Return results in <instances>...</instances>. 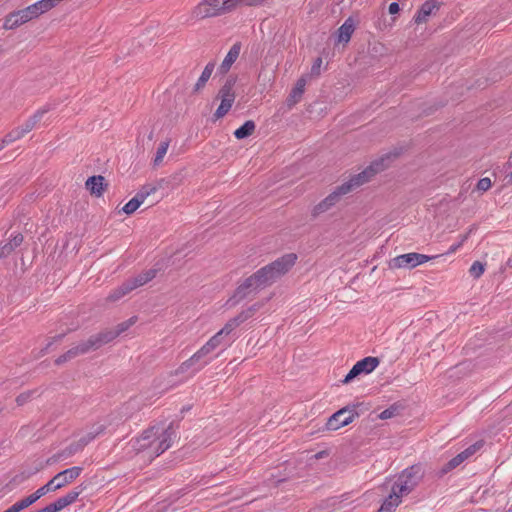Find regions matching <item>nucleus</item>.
Returning a JSON list of instances; mask_svg holds the SVG:
<instances>
[{"label": "nucleus", "mask_w": 512, "mask_h": 512, "mask_svg": "<svg viewBox=\"0 0 512 512\" xmlns=\"http://www.w3.org/2000/svg\"><path fill=\"white\" fill-rule=\"evenodd\" d=\"M297 259L296 254L289 253L276 259L272 263L260 268L252 274L258 286L262 288L273 284L278 278L286 274L295 264Z\"/></svg>", "instance_id": "nucleus-1"}, {"label": "nucleus", "mask_w": 512, "mask_h": 512, "mask_svg": "<svg viewBox=\"0 0 512 512\" xmlns=\"http://www.w3.org/2000/svg\"><path fill=\"white\" fill-rule=\"evenodd\" d=\"M236 8L237 0H202L192 13L197 19H206L228 14Z\"/></svg>", "instance_id": "nucleus-2"}, {"label": "nucleus", "mask_w": 512, "mask_h": 512, "mask_svg": "<svg viewBox=\"0 0 512 512\" xmlns=\"http://www.w3.org/2000/svg\"><path fill=\"white\" fill-rule=\"evenodd\" d=\"M424 469L421 464H414L404 469L393 483L392 488L397 491L400 496L410 494L422 481L424 477Z\"/></svg>", "instance_id": "nucleus-3"}, {"label": "nucleus", "mask_w": 512, "mask_h": 512, "mask_svg": "<svg viewBox=\"0 0 512 512\" xmlns=\"http://www.w3.org/2000/svg\"><path fill=\"white\" fill-rule=\"evenodd\" d=\"M152 428L157 429V433L151 437L152 441L148 456L157 457L172 446L176 438V432L173 429V423H170L167 427L155 425Z\"/></svg>", "instance_id": "nucleus-4"}, {"label": "nucleus", "mask_w": 512, "mask_h": 512, "mask_svg": "<svg viewBox=\"0 0 512 512\" xmlns=\"http://www.w3.org/2000/svg\"><path fill=\"white\" fill-rule=\"evenodd\" d=\"M386 167L385 159L381 158L377 161L372 162L368 167H366L362 172L353 175L347 182L341 184V189L346 194L350 193L354 189L362 186L363 184L369 182L373 176H375L380 171L384 170Z\"/></svg>", "instance_id": "nucleus-5"}, {"label": "nucleus", "mask_w": 512, "mask_h": 512, "mask_svg": "<svg viewBox=\"0 0 512 512\" xmlns=\"http://www.w3.org/2000/svg\"><path fill=\"white\" fill-rule=\"evenodd\" d=\"M103 344L98 334L90 336L86 341H82L77 345L70 348L66 353L60 355L56 360V365H62L67 361L76 358L79 355L86 354L90 351L97 350L102 347Z\"/></svg>", "instance_id": "nucleus-6"}, {"label": "nucleus", "mask_w": 512, "mask_h": 512, "mask_svg": "<svg viewBox=\"0 0 512 512\" xmlns=\"http://www.w3.org/2000/svg\"><path fill=\"white\" fill-rule=\"evenodd\" d=\"M359 405H348L332 414L327 422L326 429L329 431H336L341 427L347 426L359 416L357 407Z\"/></svg>", "instance_id": "nucleus-7"}, {"label": "nucleus", "mask_w": 512, "mask_h": 512, "mask_svg": "<svg viewBox=\"0 0 512 512\" xmlns=\"http://www.w3.org/2000/svg\"><path fill=\"white\" fill-rule=\"evenodd\" d=\"M236 83L234 77H230L226 80L225 84L220 88L218 92V98L221 99V103L214 113L216 119L224 117L232 107L235 100V93L233 87Z\"/></svg>", "instance_id": "nucleus-8"}, {"label": "nucleus", "mask_w": 512, "mask_h": 512, "mask_svg": "<svg viewBox=\"0 0 512 512\" xmlns=\"http://www.w3.org/2000/svg\"><path fill=\"white\" fill-rule=\"evenodd\" d=\"M435 258V256H427L424 254L412 252V253H406L399 255L395 258H393L390 261V267L393 269H399V268H408L412 269L417 267L418 265H421L423 263L428 262L429 260Z\"/></svg>", "instance_id": "nucleus-9"}, {"label": "nucleus", "mask_w": 512, "mask_h": 512, "mask_svg": "<svg viewBox=\"0 0 512 512\" xmlns=\"http://www.w3.org/2000/svg\"><path fill=\"white\" fill-rule=\"evenodd\" d=\"M159 189L158 185L147 184L144 185L136 195L127 202L122 208L123 212L130 215L134 213L141 204L147 199L148 196L154 194Z\"/></svg>", "instance_id": "nucleus-10"}, {"label": "nucleus", "mask_w": 512, "mask_h": 512, "mask_svg": "<svg viewBox=\"0 0 512 512\" xmlns=\"http://www.w3.org/2000/svg\"><path fill=\"white\" fill-rule=\"evenodd\" d=\"M103 431V426L100 427L99 431L96 434H88L86 437L82 438L79 443H72L67 446L65 449L59 451L54 454L51 458H49L48 463H55L62 459H67L78 451H80L89 441L95 438V436Z\"/></svg>", "instance_id": "nucleus-11"}, {"label": "nucleus", "mask_w": 512, "mask_h": 512, "mask_svg": "<svg viewBox=\"0 0 512 512\" xmlns=\"http://www.w3.org/2000/svg\"><path fill=\"white\" fill-rule=\"evenodd\" d=\"M137 321L136 316H132L126 321L119 323L115 328L106 329L98 333V336L103 345L110 343L116 337H118L123 332L127 331L132 325H134Z\"/></svg>", "instance_id": "nucleus-12"}, {"label": "nucleus", "mask_w": 512, "mask_h": 512, "mask_svg": "<svg viewBox=\"0 0 512 512\" xmlns=\"http://www.w3.org/2000/svg\"><path fill=\"white\" fill-rule=\"evenodd\" d=\"M344 195H346V193L342 191L341 185L336 187L332 193H330L325 199H323L313 208L312 215L317 217L318 215L328 211L336 203H338L340 198Z\"/></svg>", "instance_id": "nucleus-13"}, {"label": "nucleus", "mask_w": 512, "mask_h": 512, "mask_svg": "<svg viewBox=\"0 0 512 512\" xmlns=\"http://www.w3.org/2000/svg\"><path fill=\"white\" fill-rule=\"evenodd\" d=\"M483 446L482 441H478L472 445H470L468 448H466L461 453L457 454L455 457H453L442 469L443 473H447L448 471L456 468L461 463H463L466 459L474 455L481 447Z\"/></svg>", "instance_id": "nucleus-14"}, {"label": "nucleus", "mask_w": 512, "mask_h": 512, "mask_svg": "<svg viewBox=\"0 0 512 512\" xmlns=\"http://www.w3.org/2000/svg\"><path fill=\"white\" fill-rule=\"evenodd\" d=\"M440 4L437 0H426L414 16V21L417 24L426 23L428 17L438 11Z\"/></svg>", "instance_id": "nucleus-15"}, {"label": "nucleus", "mask_w": 512, "mask_h": 512, "mask_svg": "<svg viewBox=\"0 0 512 512\" xmlns=\"http://www.w3.org/2000/svg\"><path fill=\"white\" fill-rule=\"evenodd\" d=\"M82 471V467L74 466L57 473L55 477L60 484V488L66 487L67 485L74 482L80 476Z\"/></svg>", "instance_id": "nucleus-16"}, {"label": "nucleus", "mask_w": 512, "mask_h": 512, "mask_svg": "<svg viewBox=\"0 0 512 512\" xmlns=\"http://www.w3.org/2000/svg\"><path fill=\"white\" fill-rule=\"evenodd\" d=\"M212 351H214L208 343L203 345L195 354H193L188 360L183 362L180 367V372L187 371L190 367L195 365L196 363L200 362L202 359H204L208 354H210Z\"/></svg>", "instance_id": "nucleus-17"}, {"label": "nucleus", "mask_w": 512, "mask_h": 512, "mask_svg": "<svg viewBox=\"0 0 512 512\" xmlns=\"http://www.w3.org/2000/svg\"><path fill=\"white\" fill-rule=\"evenodd\" d=\"M155 433H157V429H154L152 427L145 430L139 438H137L134 443L133 447L138 452H144L146 451L149 453L150 447H151V441Z\"/></svg>", "instance_id": "nucleus-18"}, {"label": "nucleus", "mask_w": 512, "mask_h": 512, "mask_svg": "<svg viewBox=\"0 0 512 512\" xmlns=\"http://www.w3.org/2000/svg\"><path fill=\"white\" fill-rule=\"evenodd\" d=\"M82 493V488L76 487L73 490L69 491L66 495L58 498L56 501H54L52 504L53 507H55V511L59 512L66 508L67 506L73 504L79 495Z\"/></svg>", "instance_id": "nucleus-19"}, {"label": "nucleus", "mask_w": 512, "mask_h": 512, "mask_svg": "<svg viewBox=\"0 0 512 512\" xmlns=\"http://www.w3.org/2000/svg\"><path fill=\"white\" fill-rule=\"evenodd\" d=\"M240 51L241 43L236 42L235 44H233V46L228 51L226 57L222 61L221 65L219 66L218 70L221 74H226L230 70L233 63L238 59Z\"/></svg>", "instance_id": "nucleus-20"}, {"label": "nucleus", "mask_w": 512, "mask_h": 512, "mask_svg": "<svg viewBox=\"0 0 512 512\" xmlns=\"http://www.w3.org/2000/svg\"><path fill=\"white\" fill-rule=\"evenodd\" d=\"M24 237L21 233L11 235L8 242L0 245V260L11 255L22 243Z\"/></svg>", "instance_id": "nucleus-21"}, {"label": "nucleus", "mask_w": 512, "mask_h": 512, "mask_svg": "<svg viewBox=\"0 0 512 512\" xmlns=\"http://www.w3.org/2000/svg\"><path fill=\"white\" fill-rule=\"evenodd\" d=\"M156 276V270L149 269L143 273L138 274L135 277H132L130 279H127L125 282L128 285L130 291H133L134 289L141 287L151 281Z\"/></svg>", "instance_id": "nucleus-22"}, {"label": "nucleus", "mask_w": 512, "mask_h": 512, "mask_svg": "<svg viewBox=\"0 0 512 512\" xmlns=\"http://www.w3.org/2000/svg\"><path fill=\"white\" fill-rule=\"evenodd\" d=\"M401 502L402 496H400V494H398L396 490L391 488V493L383 501L382 505L377 510V512H393Z\"/></svg>", "instance_id": "nucleus-23"}, {"label": "nucleus", "mask_w": 512, "mask_h": 512, "mask_svg": "<svg viewBox=\"0 0 512 512\" xmlns=\"http://www.w3.org/2000/svg\"><path fill=\"white\" fill-rule=\"evenodd\" d=\"M305 86H306V79L304 77L299 78L297 80L295 86L291 90L290 95L287 99L288 105L290 107L295 105L296 103H298L301 100L302 95L305 92Z\"/></svg>", "instance_id": "nucleus-24"}, {"label": "nucleus", "mask_w": 512, "mask_h": 512, "mask_svg": "<svg viewBox=\"0 0 512 512\" xmlns=\"http://www.w3.org/2000/svg\"><path fill=\"white\" fill-rule=\"evenodd\" d=\"M47 111V109H40L36 111L21 126H19L24 136L36 127V125L41 121L42 117Z\"/></svg>", "instance_id": "nucleus-25"}, {"label": "nucleus", "mask_w": 512, "mask_h": 512, "mask_svg": "<svg viewBox=\"0 0 512 512\" xmlns=\"http://www.w3.org/2000/svg\"><path fill=\"white\" fill-rule=\"evenodd\" d=\"M105 178L101 175L91 176L86 181V188L90 190L91 194L101 196L104 191Z\"/></svg>", "instance_id": "nucleus-26"}, {"label": "nucleus", "mask_w": 512, "mask_h": 512, "mask_svg": "<svg viewBox=\"0 0 512 512\" xmlns=\"http://www.w3.org/2000/svg\"><path fill=\"white\" fill-rule=\"evenodd\" d=\"M214 68H215V63L214 62H209L205 66V68L202 71V74L200 75L198 81L194 85V88H193V92L194 93L200 92L205 87L207 81L209 80V78L212 75V72H213Z\"/></svg>", "instance_id": "nucleus-27"}, {"label": "nucleus", "mask_w": 512, "mask_h": 512, "mask_svg": "<svg viewBox=\"0 0 512 512\" xmlns=\"http://www.w3.org/2000/svg\"><path fill=\"white\" fill-rule=\"evenodd\" d=\"M379 363L380 361L377 357L368 356L358 361L356 366L358 367L361 374H368L376 369Z\"/></svg>", "instance_id": "nucleus-28"}, {"label": "nucleus", "mask_w": 512, "mask_h": 512, "mask_svg": "<svg viewBox=\"0 0 512 512\" xmlns=\"http://www.w3.org/2000/svg\"><path fill=\"white\" fill-rule=\"evenodd\" d=\"M353 32V20L351 18H348L338 29V42H349Z\"/></svg>", "instance_id": "nucleus-29"}, {"label": "nucleus", "mask_w": 512, "mask_h": 512, "mask_svg": "<svg viewBox=\"0 0 512 512\" xmlns=\"http://www.w3.org/2000/svg\"><path fill=\"white\" fill-rule=\"evenodd\" d=\"M26 23L24 21V17H22V14L20 11H14L12 13H9L4 20V28L5 29H15L18 26Z\"/></svg>", "instance_id": "nucleus-30"}, {"label": "nucleus", "mask_w": 512, "mask_h": 512, "mask_svg": "<svg viewBox=\"0 0 512 512\" xmlns=\"http://www.w3.org/2000/svg\"><path fill=\"white\" fill-rule=\"evenodd\" d=\"M256 129L255 122L252 120L246 121L242 126L234 131V136L237 139H244L251 136Z\"/></svg>", "instance_id": "nucleus-31"}, {"label": "nucleus", "mask_w": 512, "mask_h": 512, "mask_svg": "<svg viewBox=\"0 0 512 512\" xmlns=\"http://www.w3.org/2000/svg\"><path fill=\"white\" fill-rule=\"evenodd\" d=\"M262 307L260 303H255L248 307L247 309L241 311L237 316L234 317L238 325L240 326L244 322H246L248 319L253 317L255 313Z\"/></svg>", "instance_id": "nucleus-32"}, {"label": "nucleus", "mask_w": 512, "mask_h": 512, "mask_svg": "<svg viewBox=\"0 0 512 512\" xmlns=\"http://www.w3.org/2000/svg\"><path fill=\"white\" fill-rule=\"evenodd\" d=\"M262 307L260 303H255L248 307L247 309L241 311L237 316L234 317L238 325L240 326L244 322H246L248 319L253 317L255 313Z\"/></svg>", "instance_id": "nucleus-33"}, {"label": "nucleus", "mask_w": 512, "mask_h": 512, "mask_svg": "<svg viewBox=\"0 0 512 512\" xmlns=\"http://www.w3.org/2000/svg\"><path fill=\"white\" fill-rule=\"evenodd\" d=\"M262 307L260 303H255L248 307L247 309L241 311L237 316L234 317L238 325L240 326L244 322H246L248 319L253 317L255 313Z\"/></svg>", "instance_id": "nucleus-34"}, {"label": "nucleus", "mask_w": 512, "mask_h": 512, "mask_svg": "<svg viewBox=\"0 0 512 512\" xmlns=\"http://www.w3.org/2000/svg\"><path fill=\"white\" fill-rule=\"evenodd\" d=\"M129 292H131V291H130L128 285L126 284V282H123V284L121 286L115 288L114 290H112L110 292L107 299L109 301L114 302V301L121 299L123 296H125Z\"/></svg>", "instance_id": "nucleus-35"}, {"label": "nucleus", "mask_w": 512, "mask_h": 512, "mask_svg": "<svg viewBox=\"0 0 512 512\" xmlns=\"http://www.w3.org/2000/svg\"><path fill=\"white\" fill-rule=\"evenodd\" d=\"M249 294H251L250 290L244 287V283H242L236 288L228 302H233L232 305H234L245 299Z\"/></svg>", "instance_id": "nucleus-36"}, {"label": "nucleus", "mask_w": 512, "mask_h": 512, "mask_svg": "<svg viewBox=\"0 0 512 512\" xmlns=\"http://www.w3.org/2000/svg\"><path fill=\"white\" fill-rule=\"evenodd\" d=\"M24 137L22 131L19 127L14 128L10 132H8L3 139H1V142L5 145V147L19 139Z\"/></svg>", "instance_id": "nucleus-37"}, {"label": "nucleus", "mask_w": 512, "mask_h": 512, "mask_svg": "<svg viewBox=\"0 0 512 512\" xmlns=\"http://www.w3.org/2000/svg\"><path fill=\"white\" fill-rule=\"evenodd\" d=\"M169 143V141H163L159 144L154 158V165L157 166L162 162L165 154L167 153Z\"/></svg>", "instance_id": "nucleus-38"}, {"label": "nucleus", "mask_w": 512, "mask_h": 512, "mask_svg": "<svg viewBox=\"0 0 512 512\" xmlns=\"http://www.w3.org/2000/svg\"><path fill=\"white\" fill-rule=\"evenodd\" d=\"M37 393H38L37 389L25 391V392L19 394L16 397L15 401H16L18 406H23L27 402H29Z\"/></svg>", "instance_id": "nucleus-39"}, {"label": "nucleus", "mask_w": 512, "mask_h": 512, "mask_svg": "<svg viewBox=\"0 0 512 512\" xmlns=\"http://www.w3.org/2000/svg\"><path fill=\"white\" fill-rule=\"evenodd\" d=\"M33 6L39 12V16L55 7L52 0H40L34 3Z\"/></svg>", "instance_id": "nucleus-40"}, {"label": "nucleus", "mask_w": 512, "mask_h": 512, "mask_svg": "<svg viewBox=\"0 0 512 512\" xmlns=\"http://www.w3.org/2000/svg\"><path fill=\"white\" fill-rule=\"evenodd\" d=\"M36 502L35 500V497L33 496V494L17 501L14 503V506L16 507V509L18 510V512H21L22 510L28 508L29 506H31L32 504H34Z\"/></svg>", "instance_id": "nucleus-41"}, {"label": "nucleus", "mask_w": 512, "mask_h": 512, "mask_svg": "<svg viewBox=\"0 0 512 512\" xmlns=\"http://www.w3.org/2000/svg\"><path fill=\"white\" fill-rule=\"evenodd\" d=\"M485 271V265L483 263H481L480 261H475L470 269H469V273L472 277H474L475 279H478L482 276V274L484 273Z\"/></svg>", "instance_id": "nucleus-42"}, {"label": "nucleus", "mask_w": 512, "mask_h": 512, "mask_svg": "<svg viewBox=\"0 0 512 512\" xmlns=\"http://www.w3.org/2000/svg\"><path fill=\"white\" fill-rule=\"evenodd\" d=\"M19 11L26 22L39 17V12L35 10L33 4Z\"/></svg>", "instance_id": "nucleus-43"}, {"label": "nucleus", "mask_w": 512, "mask_h": 512, "mask_svg": "<svg viewBox=\"0 0 512 512\" xmlns=\"http://www.w3.org/2000/svg\"><path fill=\"white\" fill-rule=\"evenodd\" d=\"M237 327H239L238 323L236 322V320L233 318H231L225 325L224 327L219 331L220 334H222L224 337H227L228 335H230L232 333L233 330H235Z\"/></svg>", "instance_id": "nucleus-44"}, {"label": "nucleus", "mask_w": 512, "mask_h": 512, "mask_svg": "<svg viewBox=\"0 0 512 512\" xmlns=\"http://www.w3.org/2000/svg\"><path fill=\"white\" fill-rule=\"evenodd\" d=\"M237 327H239L238 323L236 322V320L233 318H231L225 325L224 327L219 331L220 334H222L224 337H227L228 335H230L232 333L233 330H235Z\"/></svg>", "instance_id": "nucleus-45"}, {"label": "nucleus", "mask_w": 512, "mask_h": 512, "mask_svg": "<svg viewBox=\"0 0 512 512\" xmlns=\"http://www.w3.org/2000/svg\"><path fill=\"white\" fill-rule=\"evenodd\" d=\"M224 336L222 334H220V332L218 331L213 337H211L207 343L209 344V346L215 350L217 347H219L220 345L222 344H227V342L224 341Z\"/></svg>", "instance_id": "nucleus-46"}, {"label": "nucleus", "mask_w": 512, "mask_h": 512, "mask_svg": "<svg viewBox=\"0 0 512 512\" xmlns=\"http://www.w3.org/2000/svg\"><path fill=\"white\" fill-rule=\"evenodd\" d=\"M472 231H473V227H471L466 234L461 235L458 245H451L446 254L455 253L464 244V242L468 239V237L470 236Z\"/></svg>", "instance_id": "nucleus-47"}, {"label": "nucleus", "mask_w": 512, "mask_h": 512, "mask_svg": "<svg viewBox=\"0 0 512 512\" xmlns=\"http://www.w3.org/2000/svg\"><path fill=\"white\" fill-rule=\"evenodd\" d=\"M243 283H244V287L249 289L251 293L252 292H256L259 289H261V287L258 286V281L255 280L253 275H251L248 278H246Z\"/></svg>", "instance_id": "nucleus-48"}, {"label": "nucleus", "mask_w": 512, "mask_h": 512, "mask_svg": "<svg viewBox=\"0 0 512 512\" xmlns=\"http://www.w3.org/2000/svg\"><path fill=\"white\" fill-rule=\"evenodd\" d=\"M396 413H397V408L395 406H391V407L383 410L379 414V418L382 420L390 419V418L394 417L396 415Z\"/></svg>", "instance_id": "nucleus-49"}, {"label": "nucleus", "mask_w": 512, "mask_h": 512, "mask_svg": "<svg viewBox=\"0 0 512 512\" xmlns=\"http://www.w3.org/2000/svg\"><path fill=\"white\" fill-rule=\"evenodd\" d=\"M358 367L356 364L352 367V369L348 372V374L345 376V378L342 380V383L347 384L351 382L355 377L360 375Z\"/></svg>", "instance_id": "nucleus-50"}, {"label": "nucleus", "mask_w": 512, "mask_h": 512, "mask_svg": "<svg viewBox=\"0 0 512 512\" xmlns=\"http://www.w3.org/2000/svg\"><path fill=\"white\" fill-rule=\"evenodd\" d=\"M44 486L46 487L45 490H47L48 492H54L56 490L61 489L60 484L56 480L55 476L52 479H50Z\"/></svg>", "instance_id": "nucleus-51"}, {"label": "nucleus", "mask_w": 512, "mask_h": 512, "mask_svg": "<svg viewBox=\"0 0 512 512\" xmlns=\"http://www.w3.org/2000/svg\"><path fill=\"white\" fill-rule=\"evenodd\" d=\"M491 187V180L487 177L482 178L477 183V189L480 191H487Z\"/></svg>", "instance_id": "nucleus-52"}, {"label": "nucleus", "mask_w": 512, "mask_h": 512, "mask_svg": "<svg viewBox=\"0 0 512 512\" xmlns=\"http://www.w3.org/2000/svg\"><path fill=\"white\" fill-rule=\"evenodd\" d=\"M321 64H322V59L321 58H317L315 60V62L313 63L312 67H311V73L313 75H318L319 74Z\"/></svg>", "instance_id": "nucleus-53"}, {"label": "nucleus", "mask_w": 512, "mask_h": 512, "mask_svg": "<svg viewBox=\"0 0 512 512\" xmlns=\"http://www.w3.org/2000/svg\"><path fill=\"white\" fill-rule=\"evenodd\" d=\"M46 487L43 485L42 487H40L39 489H37L33 494V496L35 497V500H39L41 497L45 496L47 493H49L47 490H45Z\"/></svg>", "instance_id": "nucleus-54"}, {"label": "nucleus", "mask_w": 512, "mask_h": 512, "mask_svg": "<svg viewBox=\"0 0 512 512\" xmlns=\"http://www.w3.org/2000/svg\"><path fill=\"white\" fill-rule=\"evenodd\" d=\"M399 10H400V7H399V4L397 2L390 3L389 8H388V11H389L390 14H392V15L396 14V13L399 12Z\"/></svg>", "instance_id": "nucleus-55"}, {"label": "nucleus", "mask_w": 512, "mask_h": 512, "mask_svg": "<svg viewBox=\"0 0 512 512\" xmlns=\"http://www.w3.org/2000/svg\"><path fill=\"white\" fill-rule=\"evenodd\" d=\"M37 512H56V511H55V507H53L52 504L50 503L49 505L38 510Z\"/></svg>", "instance_id": "nucleus-56"}, {"label": "nucleus", "mask_w": 512, "mask_h": 512, "mask_svg": "<svg viewBox=\"0 0 512 512\" xmlns=\"http://www.w3.org/2000/svg\"><path fill=\"white\" fill-rule=\"evenodd\" d=\"M3 512H18V510L16 509V507L13 504L12 506H10L8 509H6Z\"/></svg>", "instance_id": "nucleus-57"}, {"label": "nucleus", "mask_w": 512, "mask_h": 512, "mask_svg": "<svg viewBox=\"0 0 512 512\" xmlns=\"http://www.w3.org/2000/svg\"><path fill=\"white\" fill-rule=\"evenodd\" d=\"M53 344V340L49 341L46 347L42 350V355L49 349V347Z\"/></svg>", "instance_id": "nucleus-58"}, {"label": "nucleus", "mask_w": 512, "mask_h": 512, "mask_svg": "<svg viewBox=\"0 0 512 512\" xmlns=\"http://www.w3.org/2000/svg\"><path fill=\"white\" fill-rule=\"evenodd\" d=\"M206 364H208V360H204L200 366H199V369L202 368L203 366H205Z\"/></svg>", "instance_id": "nucleus-59"}, {"label": "nucleus", "mask_w": 512, "mask_h": 512, "mask_svg": "<svg viewBox=\"0 0 512 512\" xmlns=\"http://www.w3.org/2000/svg\"><path fill=\"white\" fill-rule=\"evenodd\" d=\"M63 335H58L56 337L53 338V340H57V341H60L62 339Z\"/></svg>", "instance_id": "nucleus-60"}, {"label": "nucleus", "mask_w": 512, "mask_h": 512, "mask_svg": "<svg viewBox=\"0 0 512 512\" xmlns=\"http://www.w3.org/2000/svg\"><path fill=\"white\" fill-rule=\"evenodd\" d=\"M510 179L512 180V171H511V174H510Z\"/></svg>", "instance_id": "nucleus-61"}]
</instances>
